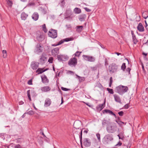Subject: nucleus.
Returning a JSON list of instances; mask_svg holds the SVG:
<instances>
[{
	"instance_id": "10",
	"label": "nucleus",
	"mask_w": 148,
	"mask_h": 148,
	"mask_svg": "<svg viewBox=\"0 0 148 148\" xmlns=\"http://www.w3.org/2000/svg\"><path fill=\"white\" fill-rule=\"evenodd\" d=\"M83 144L87 147H89L91 145V142L90 140L87 138H85L83 139Z\"/></svg>"
},
{
	"instance_id": "52",
	"label": "nucleus",
	"mask_w": 148,
	"mask_h": 148,
	"mask_svg": "<svg viewBox=\"0 0 148 148\" xmlns=\"http://www.w3.org/2000/svg\"><path fill=\"white\" fill-rule=\"evenodd\" d=\"M131 70V69L129 68L128 67L126 69V71L129 72H130V71Z\"/></svg>"
},
{
	"instance_id": "29",
	"label": "nucleus",
	"mask_w": 148,
	"mask_h": 148,
	"mask_svg": "<svg viewBox=\"0 0 148 148\" xmlns=\"http://www.w3.org/2000/svg\"><path fill=\"white\" fill-rule=\"evenodd\" d=\"M132 37L133 43L134 44L136 45L138 42V40L137 39L135 36H133Z\"/></svg>"
},
{
	"instance_id": "53",
	"label": "nucleus",
	"mask_w": 148,
	"mask_h": 148,
	"mask_svg": "<svg viewBox=\"0 0 148 148\" xmlns=\"http://www.w3.org/2000/svg\"><path fill=\"white\" fill-rule=\"evenodd\" d=\"M63 42V41H60L57 44V45H59L61 44H62V43Z\"/></svg>"
},
{
	"instance_id": "45",
	"label": "nucleus",
	"mask_w": 148,
	"mask_h": 148,
	"mask_svg": "<svg viewBox=\"0 0 148 148\" xmlns=\"http://www.w3.org/2000/svg\"><path fill=\"white\" fill-rule=\"evenodd\" d=\"M28 84L29 85L32 84V80H30L28 81Z\"/></svg>"
},
{
	"instance_id": "11",
	"label": "nucleus",
	"mask_w": 148,
	"mask_h": 148,
	"mask_svg": "<svg viewBox=\"0 0 148 148\" xmlns=\"http://www.w3.org/2000/svg\"><path fill=\"white\" fill-rule=\"evenodd\" d=\"M39 63L37 62H33L31 63V66L34 70L36 69L38 67Z\"/></svg>"
},
{
	"instance_id": "26",
	"label": "nucleus",
	"mask_w": 148,
	"mask_h": 148,
	"mask_svg": "<svg viewBox=\"0 0 148 148\" xmlns=\"http://www.w3.org/2000/svg\"><path fill=\"white\" fill-rule=\"evenodd\" d=\"M75 75L78 78L79 81L80 82H82L84 81L85 79V78L84 77H80L77 74H76Z\"/></svg>"
},
{
	"instance_id": "51",
	"label": "nucleus",
	"mask_w": 148,
	"mask_h": 148,
	"mask_svg": "<svg viewBox=\"0 0 148 148\" xmlns=\"http://www.w3.org/2000/svg\"><path fill=\"white\" fill-rule=\"evenodd\" d=\"M69 73L70 74L72 75H74V73L73 72L71 71H69Z\"/></svg>"
},
{
	"instance_id": "8",
	"label": "nucleus",
	"mask_w": 148,
	"mask_h": 148,
	"mask_svg": "<svg viewBox=\"0 0 148 148\" xmlns=\"http://www.w3.org/2000/svg\"><path fill=\"white\" fill-rule=\"evenodd\" d=\"M57 58L58 60L60 61H65L67 60L69 58V57L66 55L60 54L57 55Z\"/></svg>"
},
{
	"instance_id": "44",
	"label": "nucleus",
	"mask_w": 148,
	"mask_h": 148,
	"mask_svg": "<svg viewBox=\"0 0 148 148\" xmlns=\"http://www.w3.org/2000/svg\"><path fill=\"white\" fill-rule=\"evenodd\" d=\"M84 8L85 9V10L87 12H89L91 11L90 9L87 8Z\"/></svg>"
},
{
	"instance_id": "16",
	"label": "nucleus",
	"mask_w": 148,
	"mask_h": 148,
	"mask_svg": "<svg viewBox=\"0 0 148 148\" xmlns=\"http://www.w3.org/2000/svg\"><path fill=\"white\" fill-rule=\"evenodd\" d=\"M105 101L102 104H99L97 107V109L99 111H101L105 107Z\"/></svg>"
},
{
	"instance_id": "1",
	"label": "nucleus",
	"mask_w": 148,
	"mask_h": 148,
	"mask_svg": "<svg viewBox=\"0 0 148 148\" xmlns=\"http://www.w3.org/2000/svg\"><path fill=\"white\" fill-rule=\"evenodd\" d=\"M128 90V87L123 86L120 85L115 88V91L119 95H122L127 92Z\"/></svg>"
},
{
	"instance_id": "30",
	"label": "nucleus",
	"mask_w": 148,
	"mask_h": 148,
	"mask_svg": "<svg viewBox=\"0 0 148 148\" xmlns=\"http://www.w3.org/2000/svg\"><path fill=\"white\" fill-rule=\"evenodd\" d=\"M126 66L125 64L124 63H123L121 66V69H122L123 71H125V69H126Z\"/></svg>"
},
{
	"instance_id": "43",
	"label": "nucleus",
	"mask_w": 148,
	"mask_h": 148,
	"mask_svg": "<svg viewBox=\"0 0 148 148\" xmlns=\"http://www.w3.org/2000/svg\"><path fill=\"white\" fill-rule=\"evenodd\" d=\"M71 39L69 38H66L64 39V41L66 42H68L71 40Z\"/></svg>"
},
{
	"instance_id": "5",
	"label": "nucleus",
	"mask_w": 148,
	"mask_h": 148,
	"mask_svg": "<svg viewBox=\"0 0 148 148\" xmlns=\"http://www.w3.org/2000/svg\"><path fill=\"white\" fill-rule=\"evenodd\" d=\"M47 60V58L45 53H43L40 57L39 60V63L41 64H44Z\"/></svg>"
},
{
	"instance_id": "20",
	"label": "nucleus",
	"mask_w": 148,
	"mask_h": 148,
	"mask_svg": "<svg viewBox=\"0 0 148 148\" xmlns=\"http://www.w3.org/2000/svg\"><path fill=\"white\" fill-rule=\"evenodd\" d=\"M39 15L38 13L34 12L32 15V18L35 21H36L38 18Z\"/></svg>"
},
{
	"instance_id": "4",
	"label": "nucleus",
	"mask_w": 148,
	"mask_h": 148,
	"mask_svg": "<svg viewBox=\"0 0 148 148\" xmlns=\"http://www.w3.org/2000/svg\"><path fill=\"white\" fill-rule=\"evenodd\" d=\"M118 68V65L114 63H113L109 66L108 71L110 73H112L116 72Z\"/></svg>"
},
{
	"instance_id": "33",
	"label": "nucleus",
	"mask_w": 148,
	"mask_h": 148,
	"mask_svg": "<svg viewBox=\"0 0 148 148\" xmlns=\"http://www.w3.org/2000/svg\"><path fill=\"white\" fill-rule=\"evenodd\" d=\"M81 52H80L79 51H77L73 54V55H75V56L77 57H79Z\"/></svg>"
},
{
	"instance_id": "57",
	"label": "nucleus",
	"mask_w": 148,
	"mask_h": 148,
	"mask_svg": "<svg viewBox=\"0 0 148 148\" xmlns=\"http://www.w3.org/2000/svg\"><path fill=\"white\" fill-rule=\"evenodd\" d=\"M26 114V113H25L24 114H23V115L21 117L22 118H24L25 116V114Z\"/></svg>"
},
{
	"instance_id": "39",
	"label": "nucleus",
	"mask_w": 148,
	"mask_h": 148,
	"mask_svg": "<svg viewBox=\"0 0 148 148\" xmlns=\"http://www.w3.org/2000/svg\"><path fill=\"white\" fill-rule=\"evenodd\" d=\"M96 136L98 140L99 141H100L101 140L100 135L99 134L97 133L96 134Z\"/></svg>"
},
{
	"instance_id": "55",
	"label": "nucleus",
	"mask_w": 148,
	"mask_h": 148,
	"mask_svg": "<svg viewBox=\"0 0 148 148\" xmlns=\"http://www.w3.org/2000/svg\"><path fill=\"white\" fill-rule=\"evenodd\" d=\"M112 77H110V81L109 83H112Z\"/></svg>"
},
{
	"instance_id": "6",
	"label": "nucleus",
	"mask_w": 148,
	"mask_h": 148,
	"mask_svg": "<svg viewBox=\"0 0 148 148\" xmlns=\"http://www.w3.org/2000/svg\"><path fill=\"white\" fill-rule=\"evenodd\" d=\"M68 64L71 67H75L77 64V59L75 57L71 58L69 61Z\"/></svg>"
},
{
	"instance_id": "47",
	"label": "nucleus",
	"mask_w": 148,
	"mask_h": 148,
	"mask_svg": "<svg viewBox=\"0 0 148 148\" xmlns=\"http://www.w3.org/2000/svg\"><path fill=\"white\" fill-rule=\"evenodd\" d=\"M41 36L40 35L39 36H38L37 37V39L39 41H41L42 40V39H40V38L41 37Z\"/></svg>"
},
{
	"instance_id": "31",
	"label": "nucleus",
	"mask_w": 148,
	"mask_h": 148,
	"mask_svg": "<svg viewBox=\"0 0 148 148\" xmlns=\"http://www.w3.org/2000/svg\"><path fill=\"white\" fill-rule=\"evenodd\" d=\"M2 53H3V57L4 58H5L7 56V51L5 50H3L2 51Z\"/></svg>"
},
{
	"instance_id": "23",
	"label": "nucleus",
	"mask_w": 148,
	"mask_h": 148,
	"mask_svg": "<svg viewBox=\"0 0 148 148\" xmlns=\"http://www.w3.org/2000/svg\"><path fill=\"white\" fill-rule=\"evenodd\" d=\"M28 16V15L24 12H23L21 14V18L22 20H25Z\"/></svg>"
},
{
	"instance_id": "18",
	"label": "nucleus",
	"mask_w": 148,
	"mask_h": 148,
	"mask_svg": "<svg viewBox=\"0 0 148 148\" xmlns=\"http://www.w3.org/2000/svg\"><path fill=\"white\" fill-rule=\"evenodd\" d=\"M103 114H105V113H108L110 114L113 115L115 117L116 116V115L115 114H114L112 111L110 110L107 109L105 110H103Z\"/></svg>"
},
{
	"instance_id": "7",
	"label": "nucleus",
	"mask_w": 148,
	"mask_h": 148,
	"mask_svg": "<svg viewBox=\"0 0 148 148\" xmlns=\"http://www.w3.org/2000/svg\"><path fill=\"white\" fill-rule=\"evenodd\" d=\"M49 36L53 38H55L57 36V31L56 30L51 29L48 33Z\"/></svg>"
},
{
	"instance_id": "59",
	"label": "nucleus",
	"mask_w": 148,
	"mask_h": 148,
	"mask_svg": "<svg viewBox=\"0 0 148 148\" xmlns=\"http://www.w3.org/2000/svg\"><path fill=\"white\" fill-rule=\"evenodd\" d=\"M131 33L132 34V37L133 36H135V35L134 34L133 31H131Z\"/></svg>"
},
{
	"instance_id": "12",
	"label": "nucleus",
	"mask_w": 148,
	"mask_h": 148,
	"mask_svg": "<svg viewBox=\"0 0 148 148\" xmlns=\"http://www.w3.org/2000/svg\"><path fill=\"white\" fill-rule=\"evenodd\" d=\"M51 88L48 86H45L41 88V90L42 92H47L50 90Z\"/></svg>"
},
{
	"instance_id": "2",
	"label": "nucleus",
	"mask_w": 148,
	"mask_h": 148,
	"mask_svg": "<svg viewBox=\"0 0 148 148\" xmlns=\"http://www.w3.org/2000/svg\"><path fill=\"white\" fill-rule=\"evenodd\" d=\"M113 135L111 134H108L105 135L103 139V141L105 144H108L110 141L113 140Z\"/></svg>"
},
{
	"instance_id": "38",
	"label": "nucleus",
	"mask_w": 148,
	"mask_h": 148,
	"mask_svg": "<svg viewBox=\"0 0 148 148\" xmlns=\"http://www.w3.org/2000/svg\"><path fill=\"white\" fill-rule=\"evenodd\" d=\"M82 130L81 133H80V136H79L80 138V140L81 143V145L82 144Z\"/></svg>"
},
{
	"instance_id": "49",
	"label": "nucleus",
	"mask_w": 148,
	"mask_h": 148,
	"mask_svg": "<svg viewBox=\"0 0 148 148\" xmlns=\"http://www.w3.org/2000/svg\"><path fill=\"white\" fill-rule=\"evenodd\" d=\"M121 145H122V143L121 142H120V141H119V142L116 145V146L119 145V146H120Z\"/></svg>"
},
{
	"instance_id": "41",
	"label": "nucleus",
	"mask_w": 148,
	"mask_h": 148,
	"mask_svg": "<svg viewBox=\"0 0 148 148\" xmlns=\"http://www.w3.org/2000/svg\"><path fill=\"white\" fill-rule=\"evenodd\" d=\"M118 114L120 116H122L123 115L124 112H123L121 111L118 113Z\"/></svg>"
},
{
	"instance_id": "63",
	"label": "nucleus",
	"mask_w": 148,
	"mask_h": 148,
	"mask_svg": "<svg viewBox=\"0 0 148 148\" xmlns=\"http://www.w3.org/2000/svg\"><path fill=\"white\" fill-rule=\"evenodd\" d=\"M143 54L145 55V56H147V53H145L144 52H143Z\"/></svg>"
},
{
	"instance_id": "35",
	"label": "nucleus",
	"mask_w": 148,
	"mask_h": 148,
	"mask_svg": "<svg viewBox=\"0 0 148 148\" xmlns=\"http://www.w3.org/2000/svg\"><path fill=\"white\" fill-rule=\"evenodd\" d=\"M53 57H50L49 58V60H48V62L50 63H53Z\"/></svg>"
},
{
	"instance_id": "24",
	"label": "nucleus",
	"mask_w": 148,
	"mask_h": 148,
	"mask_svg": "<svg viewBox=\"0 0 148 148\" xmlns=\"http://www.w3.org/2000/svg\"><path fill=\"white\" fill-rule=\"evenodd\" d=\"M83 28V26H77L76 27V30L79 32H80L82 30Z\"/></svg>"
},
{
	"instance_id": "27",
	"label": "nucleus",
	"mask_w": 148,
	"mask_h": 148,
	"mask_svg": "<svg viewBox=\"0 0 148 148\" xmlns=\"http://www.w3.org/2000/svg\"><path fill=\"white\" fill-rule=\"evenodd\" d=\"M74 12L75 14H79L81 12V11L80 8H76L74 9Z\"/></svg>"
},
{
	"instance_id": "34",
	"label": "nucleus",
	"mask_w": 148,
	"mask_h": 148,
	"mask_svg": "<svg viewBox=\"0 0 148 148\" xmlns=\"http://www.w3.org/2000/svg\"><path fill=\"white\" fill-rule=\"evenodd\" d=\"M107 90L108 91V92L110 93L111 94H113L114 93V92L113 91V90L112 89H110L108 88H107Z\"/></svg>"
},
{
	"instance_id": "62",
	"label": "nucleus",
	"mask_w": 148,
	"mask_h": 148,
	"mask_svg": "<svg viewBox=\"0 0 148 148\" xmlns=\"http://www.w3.org/2000/svg\"><path fill=\"white\" fill-rule=\"evenodd\" d=\"M145 27H147V24L146 20H145Z\"/></svg>"
},
{
	"instance_id": "42",
	"label": "nucleus",
	"mask_w": 148,
	"mask_h": 148,
	"mask_svg": "<svg viewBox=\"0 0 148 148\" xmlns=\"http://www.w3.org/2000/svg\"><path fill=\"white\" fill-rule=\"evenodd\" d=\"M129 104H128L125 105L124 106V108L125 109H128L129 108Z\"/></svg>"
},
{
	"instance_id": "9",
	"label": "nucleus",
	"mask_w": 148,
	"mask_h": 148,
	"mask_svg": "<svg viewBox=\"0 0 148 148\" xmlns=\"http://www.w3.org/2000/svg\"><path fill=\"white\" fill-rule=\"evenodd\" d=\"M82 57L85 60L90 62H94L95 60V58L92 56L84 55L82 56Z\"/></svg>"
},
{
	"instance_id": "25",
	"label": "nucleus",
	"mask_w": 148,
	"mask_h": 148,
	"mask_svg": "<svg viewBox=\"0 0 148 148\" xmlns=\"http://www.w3.org/2000/svg\"><path fill=\"white\" fill-rule=\"evenodd\" d=\"M47 69L43 70V69L41 68H38L36 71V73H38L41 74L43 72L47 70Z\"/></svg>"
},
{
	"instance_id": "15",
	"label": "nucleus",
	"mask_w": 148,
	"mask_h": 148,
	"mask_svg": "<svg viewBox=\"0 0 148 148\" xmlns=\"http://www.w3.org/2000/svg\"><path fill=\"white\" fill-rule=\"evenodd\" d=\"M42 47L40 44H37L36 46V51L37 53L42 52Z\"/></svg>"
},
{
	"instance_id": "64",
	"label": "nucleus",
	"mask_w": 148,
	"mask_h": 148,
	"mask_svg": "<svg viewBox=\"0 0 148 148\" xmlns=\"http://www.w3.org/2000/svg\"><path fill=\"white\" fill-rule=\"evenodd\" d=\"M115 53L118 56H119L121 54L120 53L118 52H116Z\"/></svg>"
},
{
	"instance_id": "19",
	"label": "nucleus",
	"mask_w": 148,
	"mask_h": 148,
	"mask_svg": "<svg viewBox=\"0 0 148 148\" xmlns=\"http://www.w3.org/2000/svg\"><path fill=\"white\" fill-rule=\"evenodd\" d=\"M113 96L114 100L116 102L120 103H121V100L119 96L116 94H114Z\"/></svg>"
},
{
	"instance_id": "32",
	"label": "nucleus",
	"mask_w": 148,
	"mask_h": 148,
	"mask_svg": "<svg viewBox=\"0 0 148 148\" xmlns=\"http://www.w3.org/2000/svg\"><path fill=\"white\" fill-rule=\"evenodd\" d=\"M7 3L8 5L10 7H11L12 6V2L11 0H8L7 1Z\"/></svg>"
},
{
	"instance_id": "14",
	"label": "nucleus",
	"mask_w": 148,
	"mask_h": 148,
	"mask_svg": "<svg viewBox=\"0 0 148 148\" xmlns=\"http://www.w3.org/2000/svg\"><path fill=\"white\" fill-rule=\"evenodd\" d=\"M51 102V100L49 98H47L45 101V106L46 107L49 106L50 105Z\"/></svg>"
},
{
	"instance_id": "37",
	"label": "nucleus",
	"mask_w": 148,
	"mask_h": 148,
	"mask_svg": "<svg viewBox=\"0 0 148 148\" xmlns=\"http://www.w3.org/2000/svg\"><path fill=\"white\" fill-rule=\"evenodd\" d=\"M116 122L120 126L122 125L124 123L122 122L119 120L116 121Z\"/></svg>"
},
{
	"instance_id": "36",
	"label": "nucleus",
	"mask_w": 148,
	"mask_h": 148,
	"mask_svg": "<svg viewBox=\"0 0 148 148\" xmlns=\"http://www.w3.org/2000/svg\"><path fill=\"white\" fill-rule=\"evenodd\" d=\"M34 112L32 110H30L26 113V114L29 115H32L34 114Z\"/></svg>"
},
{
	"instance_id": "28",
	"label": "nucleus",
	"mask_w": 148,
	"mask_h": 148,
	"mask_svg": "<svg viewBox=\"0 0 148 148\" xmlns=\"http://www.w3.org/2000/svg\"><path fill=\"white\" fill-rule=\"evenodd\" d=\"M117 136H118L119 139L123 140L124 139L123 133L122 132L120 133Z\"/></svg>"
},
{
	"instance_id": "40",
	"label": "nucleus",
	"mask_w": 148,
	"mask_h": 148,
	"mask_svg": "<svg viewBox=\"0 0 148 148\" xmlns=\"http://www.w3.org/2000/svg\"><path fill=\"white\" fill-rule=\"evenodd\" d=\"M61 88L62 90L64 91H67L70 90L69 89L66 88L62 87H61Z\"/></svg>"
},
{
	"instance_id": "61",
	"label": "nucleus",
	"mask_w": 148,
	"mask_h": 148,
	"mask_svg": "<svg viewBox=\"0 0 148 148\" xmlns=\"http://www.w3.org/2000/svg\"><path fill=\"white\" fill-rule=\"evenodd\" d=\"M42 13L43 14H45L46 13V11H45L44 10L42 11Z\"/></svg>"
},
{
	"instance_id": "56",
	"label": "nucleus",
	"mask_w": 148,
	"mask_h": 148,
	"mask_svg": "<svg viewBox=\"0 0 148 148\" xmlns=\"http://www.w3.org/2000/svg\"><path fill=\"white\" fill-rule=\"evenodd\" d=\"M19 105H22L24 103V102L22 101H19Z\"/></svg>"
},
{
	"instance_id": "60",
	"label": "nucleus",
	"mask_w": 148,
	"mask_h": 148,
	"mask_svg": "<svg viewBox=\"0 0 148 148\" xmlns=\"http://www.w3.org/2000/svg\"><path fill=\"white\" fill-rule=\"evenodd\" d=\"M98 85H99V87L100 88H101V87H102V85L100 83Z\"/></svg>"
},
{
	"instance_id": "50",
	"label": "nucleus",
	"mask_w": 148,
	"mask_h": 148,
	"mask_svg": "<svg viewBox=\"0 0 148 148\" xmlns=\"http://www.w3.org/2000/svg\"><path fill=\"white\" fill-rule=\"evenodd\" d=\"M42 28H43V30L45 32H46V31L45 30V28H46L45 25V24H44L42 25Z\"/></svg>"
},
{
	"instance_id": "48",
	"label": "nucleus",
	"mask_w": 148,
	"mask_h": 148,
	"mask_svg": "<svg viewBox=\"0 0 148 148\" xmlns=\"http://www.w3.org/2000/svg\"><path fill=\"white\" fill-rule=\"evenodd\" d=\"M15 148H21L19 145H17L15 146Z\"/></svg>"
},
{
	"instance_id": "54",
	"label": "nucleus",
	"mask_w": 148,
	"mask_h": 148,
	"mask_svg": "<svg viewBox=\"0 0 148 148\" xmlns=\"http://www.w3.org/2000/svg\"><path fill=\"white\" fill-rule=\"evenodd\" d=\"M88 129H87L86 130H85L83 132L84 133L87 134L88 133Z\"/></svg>"
},
{
	"instance_id": "13",
	"label": "nucleus",
	"mask_w": 148,
	"mask_h": 148,
	"mask_svg": "<svg viewBox=\"0 0 148 148\" xmlns=\"http://www.w3.org/2000/svg\"><path fill=\"white\" fill-rule=\"evenodd\" d=\"M59 49L58 47L56 48L51 51L52 55L53 56L57 55L59 52Z\"/></svg>"
},
{
	"instance_id": "17",
	"label": "nucleus",
	"mask_w": 148,
	"mask_h": 148,
	"mask_svg": "<svg viewBox=\"0 0 148 148\" xmlns=\"http://www.w3.org/2000/svg\"><path fill=\"white\" fill-rule=\"evenodd\" d=\"M137 29L140 32H143L144 31V27L141 23H139L137 27Z\"/></svg>"
},
{
	"instance_id": "3",
	"label": "nucleus",
	"mask_w": 148,
	"mask_h": 148,
	"mask_svg": "<svg viewBox=\"0 0 148 148\" xmlns=\"http://www.w3.org/2000/svg\"><path fill=\"white\" fill-rule=\"evenodd\" d=\"M107 132L110 133H113L116 130V127L114 124H109L106 127Z\"/></svg>"
},
{
	"instance_id": "21",
	"label": "nucleus",
	"mask_w": 148,
	"mask_h": 148,
	"mask_svg": "<svg viewBox=\"0 0 148 148\" xmlns=\"http://www.w3.org/2000/svg\"><path fill=\"white\" fill-rule=\"evenodd\" d=\"M41 78L42 82L43 83H45L49 82V80L45 75H44L43 77H41Z\"/></svg>"
},
{
	"instance_id": "22",
	"label": "nucleus",
	"mask_w": 148,
	"mask_h": 148,
	"mask_svg": "<svg viewBox=\"0 0 148 148\" xmlns=\"http://www.w3.org/2000/svg\"><path fill=\"white\" fill-rule=\"evenodd\" d=\"M86 17V16L85 14H82L79 15V19L81 21H82L85 20Z\"/></svg>"
},
{
	"instance_id": "46",
	"label": "nucleus",
	"mask_w": 148,
	"mask_h": 148,
	"mask_svg": "<svg viewBox=\"0 0 148 148\" xmlns=\"http://www.w3.org/2000/svg\"><path fill=\"white\" fill-rule=\"evenodd\" d=\"M27 96H28V97H29L30 96V91L29 90H28L27 91Z\"/></svg>"
},
{
	"instance_id": "58",
	"label": "nucleus",
	"mask_w": 148,
	"mask_h": 148,
	"mask_svg": "<svg viewBox=\"0 0 148 148\" xmlns=\"http://www.w3.org/2000/svg\"><path fill=\"white\" fill-rule=\"evenodd\" d=\"M143 18H144L145 19H146L148 17V15L147 16H145L143 14Z\"/></svg>"
}]
</instances>
